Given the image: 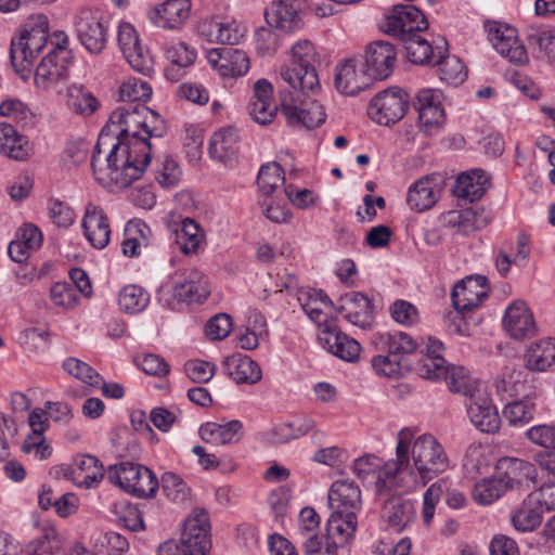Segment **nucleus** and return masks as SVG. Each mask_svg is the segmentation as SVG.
I'll return each mask as SVG.
<instances>
[{
  "label": "nucleus",
  "instance_id": "obj_17",
  "mask_svg": "<svg viewBox=\"0 0 555 555\" xmlns=\"http://www.w3.org/2000/svg\"><path fill=\"white\" fill-rule=\"evenodd\" d=\"M487 297V279L481 275L461 280L451 293L453 307L461 314L478 308Z\"/></svg>",
  "mask_w": 555,
  "mask_h": 555
},
{
  "label": "nucleus",
  "instance_id": "obj_48",
  "mask_svg": "<svg viewBox=\"0 0 555 555\" xmlns=\"http://www.w3.org/2000/svg\"><path fill=\"white\" fill-rule=\"evenodd\" d=\"M204 238L198 223L193 219L185 218L181 227L176 231V243L184 255H192L197 251Z\"/></svg>",
  "mask_w": 555,
  "mask_h": 555
},
{
  "label": "nucleus",
  "instance_id": "obj_56",
  "mask_svg": "<svg viewBox=\"0 0 555 555\" xmlns=\"http://www.w3.org/2000/svg\"><path fill=\"white\" fill-rule=\"evenodd\" d=\"M402 42L408 59L414 64L430 63L436 55L437 49H434L418 33L410 35Z\"/></svg>",
  "mask_w": 555,
  "mask_h": 555
},
{
  "label": "nucleus",
  "instance_id": "obj_52",
  "mask_svg": "<svg viewBox=\"0 0 555 555\" xmlns=\"http://www.w3.org/2000/svg\"><path fill=\"white\" fill-rule=\"evenodd\" d=\"M150 302V294L141 286L127 285L121 288L118 295L120 310L129 314L143 311Z\"/></svg>",
  "mask_w": 555,
  "mask_h": 555
},
{
  "label": "nucleus",
  "instance_id": "obj_5",
  "mask_svg": "<svg viewBox=\"0 0 555 555\" xmlns=\"http://www.w3.org/2000/svg\"><path fill=\"white\" fill-rule=\"evenodd\" d=\"M48 43V22L44 16L29 20L17 37L12 38L10 57L15 72L27 79L34 62Z\"/></svg>",
  "mask_w": 555,
  "mask_h": 555
},
{
  "label": "nucleus",
  "instance_id": "obj_31",
  "mask_svg": "<svg viewBox=\"0 0 555 555\" xmlns=\"http://www.w3.org/2000/svg\"><path fill=\"white\" fill-rule=\"evenodd\" d=\"M105 472L93 455H79L69 469V479L79 488L92 489L99 486Z\"/></svg>",
  "mask_w": 555,
  "mask_h": 555
},
{
  "label": "nucleus",
  "instance_id": "obj_6",
  "mask_svg": "<svg viewBox=\"0 0 555 555\" xmlns=\"http://www.w3.org/2000/svg\"><path fill=\"white\" fill-rule=\"evenodd\" d=\"M57 42L37 66L34 81L41 90H56L69 76L70 51L68 38L64 34L56 35Z\"/></svg>",
  "mask_w": 555,
  "mask_h": 555
},
{
  "label": "nucleus",
  "instance_id": "obj_14",
  "mask_svg": "<svg viewBox=\"0 0 555 555\" xmlns=\"http://www.w3.org/2000/svg\"><path fill=\"white\" fill-rule=\"evenodd\" d=\"M210 294L207 276L195 268L176 272L172 276V296L188 304H201Z\"/></svg>",
  "mask_w": 555,
  "mask_h": 555
},
{
  "label": "nucleus",
  "instance_id": "obj_18",
  "mask_svg": "<svg viewBox=\"0 0 555 555\" xmlns=\"http://www.w3.org/2000/svg\"><path fill=\"white\" fill-rule=\"evenodd\" d=\"M296 298L309 319L318 325L319 331L336 322L333 317V302L322 291L299 288L296 292Z\"/></svg>",
  "mask_w": 555,
  "mask_h": 555
},
{
  "label": "nucleus",
  "instance_id": "obj_58",
  "mask_svg": "<svg viewBox=\"0 0 555 555\" xmlns=\"http://www.w3.org/2000/svg\"><path fill=\"white\" fill-rule=\"evenodd\" d=\"M299 0H280V30L293 33L302 27Z\"/></svg>",
  "mask_w": 555,
  "mask_h": 555
},
{
  "label": "nucleus",
  "instance_id": "obj_32",
  "mask_svg": "<svg viewBox=\"0 0 555 555\" xmlns=\"http://www.w3.org/2000/svg\"><path fill=\"white\" fill-rule=\"evenodd\" d=\"M339 310L347 321L362 328L370 326L372 322L373 306L362 293L351 292L341 296Z\"/></svg>",
  "mask_w": 555,
  "mask_h": 555
},
{
  "label": "nucleus",
  "instance_id": "obj_37",
  "mask_svg": "<svg viewBox=\"0 0 555 555\" xmlns=\"http://www.w3.org/2000/svg\"><path fill=\"white\" fill-rule=\"evenodd\" d=\"M227 374L236 384H256L261 379V370L257 362L244 353H233L223 362Z\"/></svg>",
  "mask_w": 555,
  "mask_h": 555
},
{
  "label": "nucleus",
  "instance_id": "obj_21",
  "mask_svg": "<svg viewBox=\"0 0 555 555\" xmlns=\"http://www.w3.org/2000/svg\"><path fill=\"white\" fill-rule=\"evenodd\" d=\"M503 328L516 340L530 338L537 333L533 314L522 300L513 301L505 310Z\"/></svg>",
  "mask_w": 555,
  "mask_h": 555
},
{
  "label": "nucleus",
  "instance_id": "obj_22",
  "mask_svg": "<svg viewBox=\"0 0 555 555\" xmlns=\"http://www.w3.org/2000/svg\"><path fill=\"white\" fill-rule=\"evenodd\" d=\"M273 85L260 78L254 83L253 98L248 105V114L250 118L261 125L271 124L278 114V104L273 103Z\"/></svg>",
  "mask_w": 555,
  "mask_h": 555
},
{
  "label": "nucleus",
  "instance_id": "obj_34",
  "mask_svg": "<svg viewBox=\"0 0 555 555\" xmlns=\"http://www.w3.org/2000/svg\"><path fill=\"white\" fill-rule=\"evenodd\" d=\"M198 435L203 441L214 446L233 444L243 437V423L238 420L224 424L208 422L199 427Z\"/></svg>",
  "mask_w": 555,
  "mask_h": 555
},
{
  "label": "nucleus",
  "instance_id": "obj_30",
  "mask_svg": "<svg viewBox=\"0 0 555 555\" xmlns=\"http://www.w3.org/2000/svg\"><path fill=\"white\" fill-rule=\"evenodd\" d=\"M371 80L365 69H357L354 59L346 60L336 66L335 87L341 94L354 95L367 88Z\"/></svg>",
  "mask_w": 555,
  "mask_h": 555
},
{
  "label": "nucleus",
  "instance_id": "obj_59",
  "mask_svg": "<svg viewBox=\"0 0 555 555\" xmlns=\"http://www.w3.org/2000/svg\"><path fill=\"white\" fill-rule=\"evenodd\" d=\"M60 548V540L53 527H44L41 534L26 546L29 555H53Z\"/></svg>",
  "mask_w": 555,
  "mask_h": 555
},
{
  "label": "nucleus",
  "instance_id": "obj_55",
  "mask_svg": "<svg viewBox=\"0 0 555 555\" xmlns=\"http://www.w3.org/2000/svg\"><path fill=\"white\" fill-rule=\"evenodd\" d=\"M383 348L401 361V358L413 353L418 345L404 332L386 333L380 335Z\"/></svg>",
  "mask_w": 555,
  "mask_h": 555
},
{
  "label": "nucleus",
  "instance_id": "obj_49",
  "mask_svg": "<svg viewBox=\"0 0 555 555\" xmlns=\"http://www.w3.org/2000/svg\"><path fill=\"white\" fill-rule=\"evenodd\" d=\"M152 92L146 80L129 77L119 87V100L124 104H144L151 99Z\"/></svg>",
  "mask_w": 555,
  "mask_h": 555
},
{
  "label": "nucleus",
  "instance_id": "obj_29",
  "mask_svg": "<svg viewBox=\"0 0 555 555\" xmlns=\"http://www.w3.org/2000/svg\"><path fill=\"white\" fill-rule=\"evenodd\" d=\"M328 503L333 512L357 516L362 508L361 491L353 481L337 480L328 491Z\"/></svg>",
  "mask_w": 555,
  "mask_h": 555
},
{
  "label": "nucleus",
  "instance_id": "obj_10",
  "mask_svg": "<svg viewBox=\"0 0 555 555\" xmlns=\"http://www.w3.org/2000/svg\"><path fill=\"white\" fill-rule=\"evenodd\" d=\"M409 107V96L393 87L378 92L367 105L369 117L378 125L389 126L403 118Z\"/></svg>",
  "mask_w": 555,
  "mask_h": 555
},
{
  "label": "nucleus",
  "instance_id": "obj_51",
  "mask_svg": "<svg viewBox=\"0 0 555 555\" xmlns=\"http://www.w3.org/2000/svg\"><path fill=\"white\" fill-rule=\"evenodd\" d=\"M489 467V451L481 443H470L464 455L463 470L466 477L475 478Z\"/></svg>",
  "mask_w": 555,
  "mask_h": 555
},
{
  "label": "nucleus",
  "instance_id": "obj_64",
  "mask_svg": "<svg viewBox=\"0 0 555 555\" xmlns=\"http://www.w3.org/2000/svg\"><path fill=\"white\" fill-rule=\"evenodd\" d=\"M374 372L383 377L396 378L401 373V362L392 354H378L371 360Z\"/></svg>",
  "mask_w": 555,
  "mask_h": 555
},
{
  "label": "nucleus",
  "instance_id": "obj_23",
  "mask_svg": "<svg viewBox=\"0 0 555 555\" xmlns=\"http://www.w3.org/2000/svg\"><path fill=\"white\" fill-rule=\"evenodd\" d=\"M396 50L387 41H375L367 46L364 56V69L372 79H386L396 63Z\"/></svg>",
  "mask_w": 555,
  "mask_h": 555
},
{
  "label": "nucleus",
  "instance_id": "obj_62",
  "mask_svg": "<svg viewBox=\"0 0 555 555\" xmlns=\"http://www.w3.org/2000/svg\"><path fill=\"white\" fill-rule=\"evenodd\" d=\"M527 439L535 446L555 449V424H540L526 431Z\"/></svg>",
  "mask_w": 555,
  "mask_h": 555
},
{
  "label": "nucleus",
  "instance_id": "obj_27",
  "mask_svg": "<svg viewBox=\"0 0 555 555\" xmlns=\"http://www.w3.org/2000/svg\"><path fill=\"white\" fill-rule=\"evenodd\" d=\"M81 227L87 241L96 249L105 248L111 238V225L104 210L92 203L87 204Z\"/></svg>",
  "mask_w": 555,
  "mask_h": 555
},
{
  "label": "nucleus",
  "instance_id": "obj_7",
  "mask_svg": "<svg viewBox=\"0 0 555 555\" xmlns=\"http://www.w3.org/2000/svg\"><path fill=\"white\" fill-rule=\"evenodd\" d=\"M107 479L125 492L138 498H153L159 487L156 475L150 468L131 462L111 465Z\"/></svg>",
  "mask_w": 555,
  "mask_h": 555
},
{
  "label": "nucleus",
  "instance_id": "obj_43",
  "mask_svg": "<svg viewBox=\"0 0 555 555\" xmlns=\"http://www.w3.org/2000/svg\"><path fill=\"white\" fill-rule=\"evenodd\" d=\"M436 49L438 55L436 64L439 66L440 79L451 86L461 85L467 77V72L462 61L456 56L443 55V52H447V41L443 38L440 39V43L436 46Z\"/></svg>",
  "mask_w": 555,
  "mask_h": 555
},
{
  "label": "nucleus",
  "instance_id": "obj_12",
  "mask_svg": "<svg viewBox=\"0 0 555 555\" xmlns=\"http://www.w3.org/2000/svg\"><path fill=\"white\" fill-rule=\"evenodd\" d=\"M209 517L204 508L196 507L185 519L181 544L186 555H206L210 548Z\"/></svg>",
  "mask_w": 555,
  "mask_h": 555
},
{
  "label": "nucleus",
  "instance_id": "obj_61",
  "mask_svg": "<svg viewBox=\"0 0 555 555\" xmlns=\"http://www.w3.org/2000/svg\"><path fill=\"white\" fill-rule=\"evenodd\" d=\"M162 489L165 495L176 503H183L190 495V489L183 479L171 472L163 474Z\"/></svg>",
  "mask_w": 555,
  "mask_h": 555
},
{
  "label": "nucleus",
  "instance_id": "obj_8",
  "mask_svg": "<svg viewBox=\"0 0 555 555\" xmlns=\"http://www.w3.org/2000/svg\"><path fill=\"white\" fill-rule=\"evenodd\" d=\"M289 67L281 73L285 83H299L302 88H319V77L313 66L317 56L314 44L300 39L286 52Z\"/></svg>",
  "mask_w": 555,
  "mask_h": 555
},
{
  "label": "nucleus",
  "instance_id": "obj_53",
  "mask_svg": "<svg viewBox=\"0 0 555 555\" xmlns=\"http://www.w3.org/2000/svg\"><path fill=\"white\" fill-rule=\"evenodd\" d=\"M379 466L380 461L376 456L365 455L354 461L353 472L362 480H366L369 477L377 475L376 486L379 492L392 486L401 487L399 479H386L385 477V483H378L379 473L384 468V466Z\"/></svg>",
  "mask_w": 555,
  "mask_h": 555
},
{
  "label": "nucleus",
  "instance_id": "obj_39",
  "mask_svg": "<svg viewBox=\"0 0 555 555\" xmlns=\"http://www.w3.org/2000/svg\"><path fill=\"white\" fill-rule=\"evenodd\" d=\"M440 221L444 227L456 229L464 235H468L488 223L487 219L482 217V210L478 211L473 208L447 211L441 215Z\"/></svg>",
  "mask_w": 555,
  "mask_h": 555
},
{
  "label": "nucleus",
  "instance_id": "obj_45",
  "mask_svg": "<svg viewBox=\"0 0 555 555\" xmlns=\"http://www.w3.org/2000/svg\"><path fill=\"white\" fill-rule=\"evenodd\" d=\"M441 378L452 392L462 393L468 400L481 390L480 382L473 378L463 366H448V372Z\"/></svg>",
  "mask_w": 555,
  "mask_h": 555
},
{
  "label": "nucleus",
  "instance_id": "obj_28",
  "mask_svg": "<svg viewBox=\"0 0 555 555\" xmlns=\"http://www.w3.org/2000/svg\"><path fill=\"white\" fill-rule=\"evenodd\" d=\"M489 36L493 48L511 63L525 65L529 62L526 48L518 40L515 28L499 25L490 29Z\"/></svg>",
  "mask_w": 555,
  "mask_h": 555
},
{
  "label": "nucleus",
  "instance_id": "obj_41",
  "mask_svg": "<svg viewBox=\"0 0 555 555\" xmlns=\"http://www.w3.org/2000/svg\"><path fill=\"white\" fill-rule=\"evenodd\" d=\"M165 56L171 63L166 68V77L178 80L183 75V69L194 64L196 51L185 42L178 41L166 47Z\"/></svg>",
  "mask_w": 555,
  "mask_h": 555
},
{
  "label": "nucleus",
  "instance_id": "obj_2",
  "mask_svg": "<svg viewBox=\"0 0 555 555\" xmlns=\"http://www.w3.org/2000/svg\"><path fill=\"white\" fill-rule=\"evenodd\" d=\"M111 137L104 132L99 135L91 157V167L95 180L104 188L122 190L141 178L151 162V143L133 140L125 143L122 140L112 144L104 160L100 155L102 146Z\"/></svg>",
  "mask_w": 555,
  "mask_h": 555
},
{
  "label": "nucleus",
  "instance_id": "obj_16",
  "mask_svg": "<svg viewBox=\"0 0 555 555\" xmlns=\"http://www.w3.org/2000/svg\"><path fill=\"white\" fill-rule=\"evenodd\" d=\"M191 12L190 0H165L146 11L150 23L166 30L180 29Z\"/></svg>",
  "mask_w": 555,
  "mask_h": 555
},
{
  "label": "nucleus",
  "instance_id": "obj_42",
  "mask_svg": "<svg viewBox=\"0 0 555 555\" xmlns=\"http://www.w3.org/2000/svg\"><path fill=\"white\" fill-rule=\"evenodd\" d=\"M238 131L228 127L216 131L209 141V155L221 163L231 160L238 151Z\"/></svg>",
  "mask_w": 555,
  "mask_h": 555
},
{
  "label": "nucleus",
  "instance_id": "obj_35",
  "mask_svg": "<svg viewBox=\"0 0 555 555\" xmlns=\"http://www.w3.org/2000/svg\"><path fill=\"white\" fill-rule=\"evenodd\" d=\"M525 366L533 372H547L555 367V338H542L529 345Z\"/></svg>",
  "mask_w": 555,
  "mask_h": 555
},
{
  "label": "nucleus",
  "instance_id": "obj_54",
  "mask_svg": "<svg viewBox=\"0 0 555 555\" xmlns=\"http://www.w3.org/2000/svg\"><path fill=\"white\" fill-rule=\"evenodd\" d=\"M506 489L499 477L483 478L477 481L472 490V498L478 505H490L499 500Z\"/></svg>",
  "mask_w": 555,
  "mask_h": 555
},
{
  "label": "nucleus",
  "instance_id": "obj_19",
  "mask_svg": "<svg viewBox=\"0 0 555 555\" xmlns=\"http://www.w3.org/2000/svg\"><path fill=\"white\" fill-rule=\"evenodd\" d=\"M207 61L222 77L236 78L249 70L247 54L233 48H215L207 52Z\"/></svg>",
  "mask_w": 555,
  "mask_h": 555
},
{
  "label": "nucleus",
  "instance_id": "obj_33",
  "mask_svg": "<svg viewBox=\"0 0 555 555\" xmlns=\"http://www.w3.org/2000/svg\"><path fill=\"white\" fill-rule=\"evenodd\" d=\"M357 528L358 519L353 513L333 512L326 522V541L345 552V546L353 539Z\"/></svg>",
  "mask_w": 555,
  "mask_h": 555
},
{
  "label": "nucleus",
  "instance_id": "obj_38",
  "mask_svg": "<svg viewBox=\"0 0 555 555\" xmlns=\"http://www.w3.org/2000/svg\"><path fill=\"white\" fill-rule=\"evenodd\" d=\"M437 179L426 176L415 181L410 188L406 203L415 211H424L431 208L438 201Z\"/></svg>",
  "mask_w": 555,
  "mask_h": 555
},
{
  "label": "nucleus",
  "instance_id": "obj_47",
  "mask_svg": "<svg viewBox=\"0 0 555 555\" xmlns=\"http://www.w3.org/2000/svg\"><path fill=\"white\" fill-rule=\"evenodd\" d=\"M67 106L78 115L90 116L99 107L96 98L82 85H72L67 91Z\"/></svg>",
  "mask_w": 555,
  "mask_h": 555
},
{
  "label": "nucleus",
  "instance_id": "obj_25",
  "mask_svg": "<svg viewBox=\"0 0 555 555\" xmlns=\"http://www.w3.org/2000/svg\"><path fill=\"white\" fill-rule=\"evenodd\" d=\"M498 477L507 490L519 489L529 486L537 478V469L530 462L516 459L503 457L496 465Z\"/></svg>",
  "mask_w": 555,
  "mask_h": 555
},
{
  "label": "nucleus",
  "instance_id": "obj_40",
  "mask_svg": "<svg viewBox=\"0 0 555 555\" xmlns=\"http://www.w3.org/2000/svg\"><path fill=\"white\" fill-rule=\"evenodd\" d=\"M0 153L14 160H25L31 153V146L12 125L0 124Z\"/></svg>",
  "mask_w": 555,
  "mask_h": 555
},
{
  "label": "nucleus",
  "instance_id": "obj_15",
  "mask_svg": "<svg viewBox=\"0 0 555 555\" xmlns=\"http://www.w3.org/2000/svg\"><path fill=\"white\" fill-rule=\"evenodd\" d=\"M441 100L442 93L430 88L420 90L416 95L414 106L418 112V126L428 134L437 131L444 122Z\"/></svg>",
  "mask_w": 555,
  "mask_h": 555
},
{
  "label": "nucleus",
  "instance_id": "obj_46",
  "mask_svg": "<svg viewBox=\"0 0 555 555\" xmlns=\"http://www.w3.org/2000/svg\"><path fill=\"white\" fill-rule=\"evenodd\" d=\"M531 500L532 495L529 494L512 516V524L518 531H532L541 524L542 514L545 511L538 502H532Z\"/></svg>",
  "mask_w": 555,
  "mask_h": 555
},
{
  "label": "nucleus",
  "instance_id": "obj_50",
  "mask_svg": "<svg viewBox=\"0 0 555 555\" xmlns=\"http://www.w3.org/2000/svg\"><path fill=\"white\" fill-rule=\"evenodd\" d=\"M264 20L267 27H260L256 31L257 50L262 54L269 53L278 43V8L274 2L266 10Z\"/></svg>",
  "mask_w": 555,
  "mask_h": 555
},
{
  "label": "nucleus",
  "instance_id": "obj_20",
  "mask_svg": "<svg viewBox=\"0 0 555 555\" xmlns=\"http://www.w3.org/2000/svg\"><path fill=\"white\" fill-rule=\"evenodd\" d=\"M318 339L327 351L344 361L354 362L359 358L360 344L343 333L336 322L322 327L318 333Z\"/></svg>",
  "mask_w": 555,
  "mask_h": 555
},
{
  "label": "nucleus",
  "instance_id": "obj_24",
  "mask_svg": "<svg viewBox=\"0 0 555 555\" xmlns=\"http://www.w3.org/2000/svg\"><path fill=\"white\" fill-rule=\"evenodd\" d=\"M467 414L472 424L482 433L493 434L500 428L498 410L482 389L469 399Z\"/></svg>",
  "mask_w": 555,
  "mask_h": 555
},
{
  "label": "nucleus",
  "instance_id": "obj_26",
  "mask_svg": "<svg viewBox=\"0 0 555 555\" xmlns=\"http://www.w3.org/2000/svg\"><path fill=\"white\" fill-rule=\"evenodd\" d=\"M380 517L396 532L409 529L417 518L415 503L400 495L387 499L382 507Z\"/></svg>",
  "mask_w": 555,
  "mask_h": 555
},
{
  "label": "nucleus",
  "instance_id": "obj_63",
  "mask_svg": "<svg viewBox=\"0 0 555 555\" xmlns=\"http://www.w3.org/2000/svg\"><path fill=\"white\" fill-rule=\"evenodd\" d=\"M232 331V319L227 313H218L210 318L205 325V334L210 340H221Z\"/></svg>",
  "mask_w": 555,
  "mask_h": 555
},
{
  "label": "nucleus",
  "instance_id": "obj_11",
  "mask_svg": "<svg viewBox=\"0 0 555 555\" xmlns=\"http://www.w3.org/2000/svg\"><path fill=\"white\" fill-rule=\"evenodd\" d=\"M427 27V20L416 7L398 4L385 17L382 29L402 41L412 34L426 30Z\"/></svg>",
  "mask_w": 555,
  "mask_h": 555
},
{
  "label": "nucleus",
  "instance_id": "obj_44",
  "mask_svg": "<svg viewBox=\"0 0 555 555\" xmlns=\"http://www.w3.org/2000/svg\"><path fill=\"white\" fill-rule=\"evenodd\" d=\"M526 39L530 48L537 49L550 62H555V28L548 25H529Z\"/></svg>",
  "mask_w": 555,
  "mask_h": 555
},
{
  "label": "nucleus",
  "instance_id": "obj_57",
  "mask_svg": "<svg viewBox=\"0 0 555 555\" xmlns=\"http://www.w3.org/2000/svg\"><path fill=\"white\" fill-rule=\"evenodd\" d=\"M535 404L530 400H517L505 405L503 416L512 426H524L533 421Z\"/></svg>",
  "mask_w": 555,
  "mask_h": 555
},
{
  "label": "nucleus",
  "instance_id": "obj_3",
  "mask_svg": "<svg viewBox=\"0 0 555 555\" xmlns=\"http://www.w3.org/2000/svg\"><path fill=\"white\" fill-rule=\"evenodd\" d=\"M112 126H118L117 141L131 143L143 140L150 143L151 138H160L166 132L162 117L144 104H124L116 108L111 117Z\"/></svg>",
  "mask_w": 555,
  "mask_h": 555
},
{
  "label": "nucleus",
  "instance_id": "obj_1",
  "mask_svg": "<svg viewBox=\"0 0 555 555\" xmlns=\"http://www.w3.org/2000/svg\"><path fill=\"white\" fill-rule=\"evenodd\" d=\"M449 464L443 446L434 435L414 438L410 428H403L397 435L396 459L384 464L378 483H385L384 477L399 479L402 488L411 490L444 473Z\"/></svg>",
  "mask_w": 555,
  "mask_h": 555
},
{
  "label": "nucleus",
  "instance_id": "obj_4",
  "mask_svg": "<svg viewBox=\"0 0 555 555\" xmlns=\"http://www.w3.org/2000/svg\"><path fill=\"white\" fill-rule=\"evenodd\" d=\"M314 89L294 82L280 89V113L286 126L295 130L313 129L325 121L323 106L310 96Z\"/></svg>",
  "mask_w": 555,
  "mask_h": 555
},
{
  "label": "nucleus",
  "instance_id": "obj_36",
  "mask_svg": "<svg viewBox=\"0 0 555 555\" xmlns=\"http://www.w3.org/2000/svg\"><path fill=\"white\" fill-rule=\"evenodd\" d=\"M489 185V176L481 169H473L457 177L453 193L459 198L475 202L483 196Z\"/></svg>",
  "mask_w": 555,
  "mask_h": 555
},
{
  "label": "nucleus",
  "instance_id": "obj_9",
  "mask_svg": "<svg viewBox=\"0 0 555 555\" xmlns=\"http://www.w3.org/2000/svg\"><path fill=\"white\" fill-rule=\"evenodd\" d=\"M74 26L79 42L93 54L101 53L107 43L108 22L102 12L90 5L79 7L74 15Z\"/></svg>",
  "mask_w": 555,
  "mask_h": 555
},
{
  "label": "nucleus",
  "instance_id": "obj_13",
  "mask_svg": "<svg viewBox=\"0 0 555 555\" xmlns=\"http://www.w3.org/2000/svg\"><path fill=\"white\" fill-rule=\"evenodd\" d=\"M117 41L122 55L134 70L146 76L153 73V57L141 44L139 34L130 23L119 24Z\"/></svg>",
  "mask_w": 555,
  "mask_h": 555
},
{
  "label": "nucleus",
  "instance_id": "obj_60",
  "mask_svg": "<svg viewBox=\"0 0 555 555\" xmlns=\"http://www.w3.org/2000/svg\"><path fill=\"white\" fill-rule=\"evenodd\" d=\"M63 369L69 375L89 386H99L102 382V376L94 369L76 358L66 359L63 363Z\"/></svg>",
  "mask_w": 555,
  "mask_h": 555
}]
</instances>
